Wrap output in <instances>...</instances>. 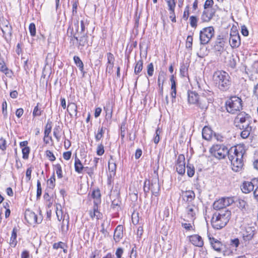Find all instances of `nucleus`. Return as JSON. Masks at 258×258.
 Listing matches in <instances>:
<instances>
[{
    "label": "nucleus",
    "instance_id": "obj_1",
    "mask_svg": "<svg viewBox=\"0 0 258 258\" xmlns=\"http://www.w3.org/2000/svg\"><path fill=\"white\" fill-rule=\"evenodd\" d=\"M210 151L211 154L218 159H223L227 155L233 171L238 172L242 169L243 157L245 152L242 147H233L228 150L225 145L217 144L213 145Z\"/></svg>",
    "mask_w": 258,
    "mask_h": 258
},
{
    "label": "nucleus",
    "instance_id": "obj_2",
    "mask_svg": "<svg viewBox=\"0 0 258 258\" xmlns=\"http://www.w3.org/2000/svg\"><path fill=\"white\" fill-rule=\"evenodd\" d=\"M213 100V93L211 91H206L199 96L198 93L190 91L188 92V101L190 104H197L202 110H206L209 104Z\"/></svg>",
    "mask_w": 258,
    "mask_h": 258
},
{
    "label": "nucleus",
    "instance_id": "obj_3",
    "mask_svg": "<svg viewBox=\"0 0 258 258\" xmlns=\"http://www.w3.org/2000/svg\"><path fill=\"white\" fill-rule=\"evenodd\" d=\"M231 211L228 210H221L215 213L212 219L211 224L215 229H220L225 227L231 217Z\"/></svg>",
    "mask_w": 258,
    "mask_h": 258
},
{
    "label": "nucleus",
    "instance_id": "obj_4",
    "mask_svg": "<svg viewBox=\"0 0 258 258\" xmlns=\"http://www.w3.org/2000/svg\"><path fill=\"white\" fill-rule=\"evenodd\" d=\"M230 76L225 71H217L213 75V80L222 91L227 90L230 85Z\"/></svg>",
    "mask_w": 258,
    "mask_h": 258
},
{
    "label": "nucleus",
    "instance_id": "obj_5",
    "mask_svg": "<svg viewBox=\"0 0 258 258\" xmlns=\"http://www.w3.org/2000/svg\"><path fill=\"white\" fill-rule=\"evenodd\" d=\"M226 108L230 113L236 114L242 108L241 99L237 96H232L226 102Z\"/></svg>",
    "mask_w": 258,
    "mask_h": 258
},
{
    "label": "nucleus",
    "instance_id": "obj_6",
    "mask_svg": "<svg viewBox=\"0 0 258 258\" xmlns=\"http://www.w3.org/2000/svg\"><path fill=\"white\" fill-rule=\"evenodd\" d=\"M251 122L250 116L245 112H240L234 119V124L239 129L250 126Z\"/></svg>",
    "mask_w": 258,
    "mask_h": 258
},
{
    "label": "nucleus",
    "instance_id": "obj_7",
    "mask_svg": "<svg viewBox=\"0 0 258 258\" xmlns=\"http://www.w3.org/2000/svg\"><path fill=\"white\" fill-rule=\"evenodd\" d=\"M214 34V30L212 27L204 28L200 32V38L203 44L208 43Z\"/></svg>",
    "mask_w": 258,
    "mask_h": 258
},
{
    "label": "nucleus",
    "instance_id": "obj_8",
    "mask_svg": "<svg viewBox=\"0 0 258 258\" xmlns=\"http://www.w3.org/2000/svg\"><path fill=\"white\" fill-rule=\"evenodd\" d=\"M216 12V9H204L201 16V20L204 22H208L211 21L215 16Z\"/></svg>",
    "mask_w": 258,
    "mask_h": 258
},
{
    "label": "nucleus",
    "instance_id": "obj_9",
    "mask_svg": "<svg viewBox=\"0 0 258 258\" xmlns=\"http://www.w3.org/2000/svg\"><path fill=\"white\" fill-rule=\"evenodd\" d=\"M177 172L181 175L184 174L185 172V158L183 154L178 156L176 165Z\"/></svg>",
    "mask_w": 258,
    "mask_h": 258
},
{
    "label": "nucleus",
    "instance_id": "obj_10",
    "mask_svg": "<svg viewBox=\"0 0 258 258\" xmlns=\"http://www.w3.org/2000/svg\"><path fill=\"white\" fill-rule=\"evenodd\" d=\"M180 195L186 204L192 203L196 197L195 192L191 190H181Z\"/></svg>",
    "mask_w": 258,
    "mask_h": 258
},
{
    "label": "nucleus",
    "instance_id": "obj_11",
    "mask_svg": "<svg viewBox=\"0 0 258 258\" xmlns=\"http://www.w3.org/2000/svg\"><path fill=\"white\" fill-rule=\"evenodd\" d=\"M1 28L4 35L6 38H10L12 32V27L7 20H4L1 24Z\"/></svg>",
    "mask_w": 258,
    "mask_h": 258
},
{
    "label": "nucleus",
    "instance_id": "obj_12",
    "mask_svg": "<svg viewBox=\"0 0 258 258\" xmlns=\"http://www.w3.org/2000/svg\"><path fill=\"white\" fill-rule=\"evenodd\" d=\"M258 179H253L252 181H245L243 182L241 190L244 193H249L254 189V184L257 182Z\"/></svg>",
    "mask_w": 258,
    "mask_h": 258
},
{
    "label": "nucleus",
    "instance_id": "obj_13",
    "mask_svg": "<svg viewBox=\"0 0 258 258\" xmlns=\"http://www.w3.org/2000/svg\"><path fill=\"white\" fill-rule=\"evenodd\" d=\"M25 218L30 224L38 223L37 217L34 212L30 210H26L25 213Z\"/></svg>",
    "mask_w": 258,
    "mask_h": 258
},
{
    "label": "nucleus",
    "instance_id": "obj_14",
    "mask_svg": "<svg viewBox=\"0 0 258 258\" xmlns=\"http://www.w3.org/2000/svg\"><path fill=\"white\" fill-rule=\"evenodd\" d=\"M255 234V228L253 227H247L243 233V238L245 241L251 240Z\"/></svg>",
    "mask_w": 258,
    "mask_h": 258
},
{
    "label": "nucleus",
    "instance_id": "obj_15",
    "mask_svg": "<svg viewBox=\"0 0 258 258\" xmlns=\"http://www.w3.org/2000/svg\"><path fill=\"white\" fill-rule=\"evenodd\" d=\"M186 212L187 216L191 220L193 219L196 215V212L197 210V207L192 203L186 204Z\"/></svg>",
    "mask_w": 258,
    "mask_h": 258
},
{
    "label": "nucleus",
    "instance_id": "obj_16",
    "mask_svg": "<svg viewBox=\"0 0 258 258\" xmlns=\"http://www.w3.org/2000/svg\"><path fill=\"white\" fill-rule=\"evenodd\" d=\"M189 241L195 246L202 247L204 245V241L202 238L199 235H193L189 236Z\"/></svg>",
    "mask_w": 258,
    "mask_h": 258
},
{
    "label": "nucleus",
    "instance_id": "obj_17",
    "mask_svg": "<svg viewBox=\"0 0 258 258\" xmlns=\"http://www.w3.org/2000/svg\"><path fill=\"white\" fill-rule=\"evenodd\" d=\"M209 239L213 248L218 252H220L222 250V247L223 246L222 243L218 240L214 238V237H211L209 236Z\"/></svg>",
    "mask_w": 258,
    "mask_h": 258
},
{
    "label": "nucleus",
    "instance_id": "obj_18",
    "mask_svg": "<svg viewBox=\"0 0 258 258\" xmlns=\"http://www.w3.org/2000/svg\"><path fill=\"white\" fill-rule=\"evenodd\" d=\"M240 42V37L237 33L236 34H230L229 43L232 47H238Z\"/></svg>",
    "mask_w": 258,
    "mask_h": 258
},
{
    "label": "nucleus",
    "instance_id": "obj_19",
    "mask_svg": "<svg viewBox=\"0 0 258 258\" xmlns=\"http://www.w3.org/2000/svg\"><path fill=\"white\" fill-rule=\"evenodd\" d=\"M86 25V23H84V22L82 20L80 22V31H78V21H77L76 23L74 24L75 28H76V31L77 33V34H81V37L85 36L86 35V31H85V26Z\"/></svg>",
    "mask_w": 258,
    "mask_h": 258
},
{
    "label": "nucleus",
    "instance_id": "obj_20",
    "mask_svg": "<svg viewBox=\"0 0 258 258\" xmlns=\"http://www.w3.org/2000/svg\"><path fill=\"white\" fill-rule=\"evenodd\" d=\"M150 188L152 194L157 196L160 190V185L158 179H156L154 182L153 181H152L151 183H150Z\"/></svg>",
    "mask_w": 258,
    "mask_h": 258
},
{
    "label": "nucleus",
    "instance_id": "obj_21",
    "mask_svg": "<svg viewBox=\"0 0 258 258\" xmlns=\"http://www.w3.org/2000/svg\"><path fill=\"white\" fill-rule=\"evenodd\" d=\"M213 135V131L211 128L208 126H205L203 128L202 136L203 138L206 140H210L211 139Z\"/></svg>",
    "mask_w": 258,
    "mask_h": 258
},
{
    "label": "nucleus",
    "instance_id": "obj_22",
    "mask_svg": "<svg viewBox=\"0 0 258 258\" xmlns=\"http://www.w3.org/2000/svg\"><path fill=\"white\" fill-rule=\"evenodd\" d=\"M89 215L91 218H96L99 219L101 218L102 214L98 210V205H94L93 211H90Z\"/></svg>",
    "mask_w": 258,
    "mask_h": 258
},
{
    "label": "nucleus",
    "instance_id": "obj_23",
    "mask_svg": "<svg viewBox=\"0 0 258 258\" xmlns=\"http://www.w3.org/2000/svg\"><path fill=\"white\" fill-rule=\"evenodd\" d=\"M123 235V227L121 225H118L116 228L114 232V239L116 241H119Z\"/></svg>",
    "mask_w": 258,
    "mask_h": 258
},
{
    "label": "nucleus",
    "instance_id": "obj_24",
    "mask_svg": "<svg viewBox=\"0 0 258 258\" xmlns=\"http://www.w3.org/2000/svg\"><path fill=\"white\" fill-rule=\"evenodd\" d=\"M85 167H84L80 159L77 157V155H76L75 157V171L79 173H81L82 172V171L84 169H85Z\"/></svg>",
    "mask_w": 258,
    "mask_h": 258
},
{
    "label": "nucleus",
    "instance_id": "obj_25",
    "mask_svg": "<svg viewBox=\"0 0 258 258\" xmlns=\"http://www.w3.org/2000/svg\"><path fill=\"white\" fill-rule=\"evenodd\" d=\"M67 110L71 116H77V106L75 103H69L68 105Z\"/></svg>",
    "mask_w": 258,
    "mask_h": 258
},
{
    "label": "nucleus",
    "instance_id": "obj_26",
    "mask_svg": "<svg viewBox=\"0 0 258 258\" xmlns=\"http://www.w3.org/2000/svg\"><path fill=\"white\" fill-rule=\"evenodd\" d=\"M67 34L70 37H74L77 40H78V38L81 37V34H77L74 25L72 27H69L67 31Z\"/></svg>",
    "mask_w": 258,
    "mask_h": 258
},
{
    "label": "nucleus",
    "instance_id": "obj_27",
    "mask_svg": "<svg viewBox=\"0 0 258 258\" xmlns=\"http://www.w3.org/2000/svg\"><path fill=\"white\" fill-rule=\"evenodd\" d=\"M92 197L94 199V205H98L100 203L101 194L99 189L93 191Z\"/></svg>",
    "mask_w": 258,
    "mask_h": 258
},
{
    "label": "nucleus",
    "instance_id": "obj_28",
    "mask_svg": "<svg viewBox=\"0 0 258 258\" xmlns=\"http://www.w3.org/2000/svg\"><path fill=\"white\" fill-rule=\"evenodd\" d=\"M69 218H68L67 219H65L64 218L62 220V225L61 226V230L62 233L63 234L67 233L69 230Z\"/></svg>",
    "mask_w": 258,
    "mask_h": 258
},
{
    "label": "nucleus",
    "instance_id": "obj_29",
    "mask_svg": "<svg viewBox=\"0 0 258 258\" xmlns=\"http://www.w3.org/2000/svg\"><path fill=\"white\" fill-rule=\"evenodd\" d=\"M17 230L15 228H14L13 230L11 237L10 238V244L11 246L15 247L17 244Z\"/></svg>",
    "mask_w": 258,
    "mask_h": 258
},
{
    "label": "nucleus",
    "instance_id": "obj_30",
    "mask_svg": "<svg viewBox=\"0 0 258 258\" xmlns=\"http://www.w3.org/2000/svg\"><path fill=\"white\" fill-rule=\"evenodd\" d=\"M74 60L75 64L78 66L79 68V70L83 73V75L85 74V72L83 71L84 70V64L82 61L80 59V57L77 56H75L74 57Z\"/></svg>",
    "mask_w": 258,
    "mask_h": 258
},
{
    "label": "nucleus",
    "instance_id": "obj_31",
    "mask_svg": "<svg viewBox=\"0 0 258 258\" xmlns=\"http://www.w3.org/2000/svg\"><path fill=\"white\" fill-rule=\"evenodd\" d=\"M223 204V202L222 201V199H220L219 200L215 201L213 204V208L216 210H219L220 209L225 210L224 209V206Z\"/></svg>",
    "mask_w": 258,
    "mask_h": 258
},
{
    "label": "nucleus",
    "instance_id": "obj_32",
    "mask_svg": "<svg viewBox=\"0 0 258 258\" xmlns=\"http://www.w3.org/2000/svg\"><path fill=\"white\" fill-rule=\"evenodd\" d=\"M241 130L243 131L241 132V137L243 139H246L250 135L251 131V127L248 126L247 127H243V129Z\"/></svg>",
    "mask_w": 258,
    "mask_h": 258
},
{
    "label": "nucleus",
    "instance_id": "obj_33",
    "mask_svg": "<svg viewBox=\"0 0 258 258\" xmlns=\"http://www.w3.org/2000/svg\"><path fill=\"white\" fill-rule=\"evenodd\" d=\"M143 62L142 59H140L136 62V64L135 67L134 72L136 75H138L143 70Z\"/></svg>",
    "mask_w": 258,
    "mask_h": 258
},
{
    "label": "nucleus",
    "instance_id": "obj_34",
    "mask_svg": "<svg viewBox=\"0 0 258 258\" xmlns=\"http://www.w3.org/2000/svg\"><path fill=\"white\" fill-rule=\"evenodd\" d=\"M52 128V122L48 120L47 122L45 125V131H44V136L45 137H49V135L51 131Z\"/></svg>",
    "mask_w": 258,
    "mask_h": 258
},
{
    "label": "nucleus",
    "instance_id": "obj_35",
    "mask_svg": "<svg viewBox=\"0 0 258 258\" xmlns=\"http://www.w3.org/2000/svg\"><path fill=\"white\" fill-rule=\"evenodd\" d=\"M162 134V131L159 128V127H158L157 128L155 132V136L154 138V142L155 144H157L160 141V137Z\"/></svg>",
    "mask_w": 258,
    "mask_h": 258
},
{
    "label": "nucleus",
    "instance_id": "obj_36",
    "mask_svg": "<svg viewBox=\"0 0 258 258\" xmlns=\"http://www.w3.org/2000/svg\"><path fill=\"white\" fill-rule=\"evenodd\" d=\"M222 199L224 207L229 206L234 202L233 198L231 197L223 198Z\"/></svg>",
    "mask_w": 258,
    "mask_h": 258
},
{
    "label": "nucleus",
    "instance_id": "obj_37",
    "mask_svg": "<svg viewBox=\"0 0 258 258\" xmlns=\"http://www.w3.org/2000/svg\"><path fill=\"white\" fill-rule=\"evenodd\" d=\"M60 132V128L59 126H56L53 129V136L55 137L57 141L60 139L61 136L59 135Z\"/></svg>",
    "mask_w": 258,
    "mask_h": 258
},
{
    "label": "nucleus",
    "instance_id": "obj_38",
    "mask_svg": "<svg viewBox=\"0 0 258 258\" xmlns=\"http://www.w3.org/2000/svg\"><path fill=\"white\" fill-rule=\"evenodd\" d=\"M108 169L111 172H114L116 170V164L114 163L112 156H111V159L108 161Z\"/></svg>",
    "mask_w": 258,
    "mask_h": 258
},
{
    "label": "nucleus",
    "instance_id": "obj_39",
    "mask_svg": "<svg viewBox=\"0 0 258 258\" xmlns=\"http://www.w3.org/2000/svg\"><path fill=\"white\" fill-rule=\"evenodd\" d=\"M187 173L189 177H192L195 174V168L192 165L187 164Z\"/></svg>",
    "mask_w": 258,
    "mask_h": 258
},
{
    "label": "nucleus",
    "instance_id": "obj_40",
    "mask_svg": "<svg viewBox=\"0 0 258 258\" xmlns=\"http://www.w3.org/2000/svg\"><path fill=\"white\" fill-rule=\"evenodd\" d=\"M54 167L58 178H61L62 177V174L61 165L59 164H57L54 165Z\"/></svg>",
    "mask_w": 258,
    "mask_h": 258
},
{
    "label": "nucleus",
    "instance_id": "obj_41",
    "mask_svg": "<svg viewBox=\"0 0 258 258\" xmlns=\"http://www.w3.org/2000/svg\"><path fill=\"white\" fill-rule=\"evenodd\" d=\"M165 1L168 5V10H175V8L176 6L175 0H165Z\"/></svg>",
    "mask_w": 258,
    "mask_h": 258
},
{
    "label": "nucleus",
    "instance_id": "obj_42",
    "mask_svg": "<svg viewBox=\"0 0 258 258\" xmlns=\"http://www.w3.org/2000/svg\"><path fill=\"white\" fill-rule=\"evenodd\" d=\"M198 18L196 16H191L189 18V23L191 27L196 28L197 26Z\"/></svg>",
    "mask_w": 258,
    "mask_h": 258
},
{
    "label": "nucleus",
    "instance_id": "obj_43",
    "mask_svg": "<svg viewBox=\"0 0 258 258\" xmlns=\"http://www.w3.org/2000/svg\"><path fill=\"white\" fill-rule=\"evenodd\" d=\"M225 42L223 38H218L215 42V47L223 48L225 47Z\"/></svg>",
    "mask_w": 258,
    "mask_h": 258
},
{
    "label": "nucleus",
    "instance_id": "obj_44",
    "mask_svg": "<svg viewBox=\"0 0 258 258\" xmlns=\"http://www.w3.org/2000/svg\"><path fill=\"white\" fill-rule=\"evenodd\" d=\"M55 178L54 174H53L52 176L47 181V184L49 188L53 189L55 186Z\"/></svg>",
    "mask_w": 258,
    "mask_h": 258
},
{
    "label": "nucleus",
    "instance_id": "obj_45",
    "mask_svg": "<svg viewBox=\"0 0 258 258\" xmlns=\"http://www.w3.org/2000/svg\"><path fill=\"white\" fill-rule=\"evenodd\" d=\"M104 133V130L103 127L98 129V133L95 136V139L96 141H99L103 137Z\"/></svg>",
    "mask_w": 258,
    "mask_h": 258
},
{
    "label": "nucleus",
    "instance_id": "obj_46",
    "mask_svg": "<svg viewBox=\"0 0 258 258\" xmlns=\"http://www.w3.org/2000/svg\"><path fill=\"white\" fill-rule=\"evenodd\" d=\"M30 150V148L29 147H25L22 149L23 159H27L28 158Z\"/></svg>",
    "mask_w": 258,
    "mask_h": 258
},
{
    "label": "nucleus",
    "instance_id": "obj_47",
    "mask_svg": "<svg viewBox=\"0 0 258 258\" xmlns=\"http://www.w3.org/2000/svg\"><path fill=\"white\" fill-rule=\"evenodd\" d=\"M214 1L213 0H206L204 6V9H215L213 7Z\"/></svg>",
    "mask_w": 258,
    "mask_h": 258
},
{
    "label": "nucleus",
    "instance_id": "obj_48",
    "mask_svg": "<svg viewBox=\"0 0 258 258\" xmlns=\"http://www.w3.org/2000/svg\"><path fill=\"white\" fill-rule=\"evenodd\" d=\"M39 103L37 104V105L34 107V109L33 111V116L34 117L39 116L41 115V112L40 108H39Z\"/></svg>",
    "mask_w": 258,
    "mask_h": 258
},
{
    "label": "nucleus",
    "instance_id": "obj_49",
    "mask_svg": "<svg viewBox=\"0 0 258 258\" xmlns=\"http://www.w3.org/2000/svg\"><path fill=\"white\" fill-rule=\"evenodd\" d=\"M151 190L150 188V180H146L144 182V191L147 195V193L149 192V190Z\"/></svg>",
    "mask_w": 258,
    "mask_h": 258
},
{
    "label": "nucleus",
    "instance_id": "obj_50",
    "mask_svg": "<svg viewBox=\"0 0 258 258\" xmlns=\"http://www.w3.org/2000/svg\"><path fill=\"white\" fill-rule=\"evenodd\" d=\"M228 65L232 69H234L236 67V60L233 57V56L230 57Z\"/></svg>",
    "mask_w": 258,
    "mask_h": 258
},
{
    "label": "nucleus",
    "instance_id": "obj_51",
    "mask_svg": "<svg viewBox=\"0 0 258 258\" xmlns=\"http://www.w3.org/2000/svg\"><path fill=\"white\" fill-rule=\"evenodd\" d=\"M7 142L5 139L3 137L0 138V149L3 151H5L7 149Z\"/></svg>",
    "mask_w": 258,
    "mask_h": 258
},
{
    "label": "nucleus",
    "instance_id": "obj_52",
    "mask_svg": "<svg viewBox=\"0 0 258 258\" xmlns=\"http://www.w3.org/2000/svg\"><path fill=\"white\" fill-rule=\"evenodd\" d=\"M45 154L47 157L51 161H53L56 159V158L53 153L50 150H47L45 152Z\"/></svg>",
    "mask_w": 258,
    "mask_h": 258
},
{
    "label": "nucleus",
    "instance_id": "obj_53",
    "mask_svg": "<svg viewBox=\"0 0 258 258\" xmlns=\"http://www.w3.org/2000/svg\"><path fill=\"white\" fill-rule=\"evenodd\" d=\"M208 52V49H200V50L197 52V54L199 57L203 58L207 55Z\"/></svg>",
    "mask_w": 258,
    "mask_h": 258
},
{
    "label": "nucleus",
    "instance_id": "obj_54",
    "mask_svg": "<svg viewBox=\"0 0 258 258\" xmlns=\"http://www.w3.org/2000/svg\"><path fill=\"white\" fill-rule=\"evenodd\" d=\"M104 153V146L102 144H100L97 148V154L99 156L102 155Z\"/></svg>",
    "mask_w": 258,
    "mask_h": 258
},
{
    "label": "nucleus",
    "instance_id": "obj_55",
    "mask_svg": "<svg viewBox=\"0 0 258 258\" xmlns=\"http://www.w3.org/2000/svg\"><path fill=\"white\" fill-rule=\"evenodd\" d=\"M29 29L31 36H34L36 35V27L34 23L30 24Z\"/></svg>",
    "mask_w": 258,
    "mask_h": 258
},
{
    "label": "nucleus",
    "instance_id": "obj_56",
    "mask_svg": "<svg viewBox=\"0 0 258 258\" xmlns=\"http://www.w3.org/2000/svg\"><path fill=\"white\" fill-rule=\"evenodd\" d=\"M154 73V67L152 63H149L147 66V73L149 76H152Z\"/></svg>",
    "mask_w": 258,
    "mask_h": 258
},
{
    "label": "nucleus",
    "instance_id": "obj_57",
    "mask_svg": "<svg viewBox=\"0 0 258 258\" xmlns=\"http://www.w3.org/2000/svg\"><path fill=\"white\" fill-rule=\"evenodd\" d=\"M42 193V189L41 186V183L39 180H37V198H39Z\"/></svg>",
    "mask_w": 258,
    "mask_h": 258
},
{
    "label": "nucleus",
    "instance_id": "obj_58",
    "mask_svg": "<svg viewBox=\"0 0 258 258\" xmlns=\"http://www.w3.org/2000/svg\"><path fill=\"white\" fill-rule=\"evenodd\" d=\"M192 37L191 36H188L186 41V48H190L192 47Z\"/></svg>",
    "mask_w": 258,
    "mask_h": 258
},
{
    "label": "nucleus",
    "instance_id": "obj_59",
    "mask_svg": "<svg viewBox=\"0 0 258 258\" xmlns=\"http://www.w3.org/2000/svg\"><path fill=\"white\" fill-rule=\"evenodd\" d=\"M247 203L244 200L241 199L238 200V204H237V206L239 208H240L241 209H245Z\"/></svg>",
    "mask_w": 258,
    "mask_h": 258
},
{
    "label": "nucleus",
    "instance_id": "obj_60",
    "mask_svg": "<svg viewBox=\"0 0 258 258\" xmlns=\"http://www.w3.org/2000/svg\"><path fill=\"white\" fill-rule=\"evenodd\" d=\"M7 71L8 68L5 65V62L3 61H0V71L4 73L5 74H7Z\"/></svg>",
    "mask_w": 258,
    "mask_h": 258
},
{
    "label": "nucleus",
    "instance_id": "obj_61",
    "mask_svg": "<svg viewBox=\"0 0 258 258\" xmlns=\"http://www.w3.org/2000/svg\"><path fill=\"white\" fill-rule=\"evenodd\" d=\"M174 10H169V18L171 19V21L173 23L176 22V16L174 12Z\"/></svg>",
    "mask_w": 258,
    "mask_h": 258
},
{
    "label": "nucleus",
    "instance_id": "obj_62",
    "mask_svg": "<svg viewBox=\"0 0 258 258\" xmlns=\"http://www.w3.org/2000/svg\"><path fill=\"white\" fill-rule=\"evenodd\" d=\"M186 71H187L186 67L184 64L181 65L180 67V75L182 77H185V75H186Z\"/></svg>",
    "mask_w": 258,
    "mask_h": 258
},
{
    "label": "nucleus",
    "instance_id": "obj_63",
    "mask_svg": "<svg viewBox=\"0 0 258 258\" xmlns=\"http://www.w3.org/2000/svg\"><path fill=\"white\" fill-rule=\"evenodd\" d=\"M64 245V244L62 242L54 243L53 245V248L54 249H57L59 248H63Z\"/></svg>",
    "mask_w": 258,
    "mask_h": 258
},
{
    "label": "nucleus",
    "instance_id": "obj_64",
    "mask_svg": "<svg viewBox=\"0 0 258 258\" xmlns=\"http://www.w3.org/2000/svg\"><path fill=\"white\" fill-rule=\"evenodd\" d=\"M113 65L114 63H107L106 72H108L109 74L112 73L113 72Z\"/></svg>",
    "mask_w": 258,
    "mask_h": 258
}]
</instances>
